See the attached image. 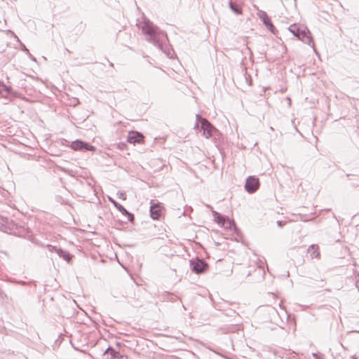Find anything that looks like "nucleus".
Returning a JSON list of instances; mask_svg holds the SVG:
<instances>
[{
	"label": "nucleus",
	"mask_w": 359,
	"mask_h": 359,
	"mask_svg": "<svg viewBox=\"0 0 359 359\" xmlns=\"http://www.w3.org/2000/svg\"><path fill=\"white\" fill-rule=\"evenodd\" d=\"M266 27L271 32L275 33L276 27L273 26L271 22L269 23V25H267Z\"/></svg>",
	"instance_id": "obj_21"
},
{
	"label": "nucleus",
	"mask_w": 359,
	"mask_h": 359,
	"mask_svg": "<svg viewBox=\"0 0 359 359\" xmlns=\"http://www.w3.org/2000/svg\"><path fill=\"white\" fill-rule=\"evenodd\" d=\"M15 283H17L18 284L22 285H26L31 284V283H27V282L22 281V280L15 281Z\"/></svg>",
	"instance_id": "obj_22"
},
{
	"label": "nucleus",
	"mask_w": 359,
	"mask_h": 359,
	"mask_svg": "<svg viewBox=\"0 0 359 359\" xmlns=\"http://www.w3.org/2000/svg\"><path fill=\"white\" fill-rule=\"evenodd\" d=\"M259 16L262 19L265 26L269 25V23L271 22L266 13L264 11H260Z\"/></svg>",
	"instance_id": "obj_18"
},
{
	"label": "nucleus",
	"mask_w": 359,
	"mask_h": 359,
	"mask_svg": "<svg viewBox=\"0 0 359 359\" xmlns=\"http://www.w3.org/2000/svg\"><path fill=\"white\" fill-rule=\"evenodd\" d=\"M190 267L193 272L201 274L208 270V264L203 259L196 257L190 260Z\"/></svg>",
	"instance_id": "obj_5"
},
{
	"label": "nucleus",
	"mask_w": 359,
	"mask_h": 359,
	"mask_svg": "<svg viewBox=\"0 0 359 359\" xmlns=\"http://www.w3.org/2000/svg\"><path fill=\"white\" fill-rule=\"evenodd\" d=\"M196 121L201 124V128L203 130V134L206 138L212 137L215 133L218 132L217 129L215 128L206 118H202L200 115H196Z\"/></svg>",
	"instance_id": "obj_3"
},
{
	"label": "nucleus",
	"mask_w": 359,
	"mask_h": 359,
	"mask_svg": "<svg viewBox=\"0 0 359 359\" xmlns=\"http://www.w3.org/2000/svg\"><path fill=\"white\" fill-rule=\"evenodd\" d=\"M259 187V180L255 176H249L246 179L245 189L249 194L255 192Z\"/></svg>",
	"instance_id": "obj_6"
},
{
	"label": "nucleus",
	"mask_w": 359,
	"mask_h": 359,
	"mask_svg": "<svg viewBox=\"0 0 359 359\" xmlns=\"http://www.w3.org/2000/svg\"><path fill=\"white\" fill-rule=\"evenodd\" d=\"M30 57L31 59H32L33 60H35V58L34 57H32L31 55H30Z\"/></svg>",
	"instance_id": "obj_27"
},
{
	"label": "nucleus",
	"mask_w": 359,
	"mask_h": 359,
	"mask_svg": "<svg viewBox=\"0 0 359 359\" xmlns=\"http://www.w3.org/2000/svg\"><path fill=\"white\" fill-rule=\"evenodd\" d=\"M57 255L60 257H62L65 261L69 262L72 257V255L69 252L64 250L61 248L58 250Z\"/></svg>",
	"instance_id": "obj_15"
},
{
	"label": "nucleus",
	"mask_w": 359,
	"mask_h": 359,
	"mask_svg": "<svg viewBox=\"0 0 359 359\" xmlns=\"http://www.w3.org/2000/svg\"><path fill=\"white\" fill-rule=\"evenodd\" d=\"M71 148L75 151H95V147L86 142L76 140L72 142Z\"/></svg>",
	"instance_id": "obj_7"
},
{
	"label": "nucleus",
	"mask_w": 359,
	"mask_h": 359,
	"mask_svg": "<svg viewBox=\"0 0 359 359\" xmlns=\"http://www.w3.org/2000/svg\"><path fill=\"white\" fill-rule=\"evenodd\" d=\"M109 201L113 203V205L120 211L123 215L126 216L128 217V220L133 223V221L135 219L134 215L129 212L122 205L116 202L112 198H109Z\"/></svg>",
	"instance_id": "obj_8"
},
{
	"label": "nucleus",
	"mask_w": 359,
	"mask_h": 359,
	"mask_svg": "<svg viewBox=\"0 0 359 359\" xmlns=\"http://www.w3.org/2000/svg\"><path fill=\"white\" fill-rule=\"evenodd\" d=\"M150 215L153 219H158L161 216V207L158 203H154L153 201H151L150 207Z\"/></svg>",
	"instance_id": "obj_11"
},
{
	"label": "nucleus",
	"mask_w": 359,
	"mask_h": 359,
	"mask_svg": "<svg viewBox=\"0 0 359 359\" xmlns=\"http://www.w3.org/2000/svg\"><path fill=\"white\" fill-rule=\"evenodd\" d=\"M21 45H22V50H23L25 52H26V53H29V50L25 47V46L24 44H22V43H21Z\"/></svg>",
	"instance_id": "obj_24"
},
{
	"label": "nucleus",
	"mask_w": 359,
	"mask_h": 359,
	"mask_svg": "<svg viewBox=\"0 0 359 359\" xmlns=\"http://www.w3.org/2000/svg\"><path fill=\"white\" fill-rule=\"evenodd\" d=\"M226 229H232L233 228L235 232L238 233L239 230L236 227L235 222L233 221L229 220V219H226L225 226Z\"/></svg>",
	"instance_id": "obj_17"
},
{
	"label": "nucleus",
	"mask_w": 359,
	"mask_h": 359,
	"mask_svg": "<svg viewBox=\"0 0 359 359\" xmlns=\"http://www.w3.org/2000/svg\"><path fill=\"white\" fill-rule=\"evenodd\" d=\"M0 229L6 233L27 239L32 236V233L29 228L26 226L22 222H15L7 217H1L0 219Z\"/></svg>",
	"instance_id": "obj_1"
},
{
	"label": "nucleus",
	"mask_w": 359,
	"mask_h": 359,
	"mask_svg": "<svg viewBox=\"0 0 359 359\" xmlns=\"http://www.w3.org/2000/svg\"><path fill=\"white\" fill-rule=\"evenodd\" d=\"M289 31L297 36L299 40L304 43L314 46L313 39L311 33L307 28L300 29L297 25L294 24L289 27Z\"/></svg>",
	"instance_id": "obj_2"
},
{
	"label": "nucleus",
	"mask_w": 359,
	"mask_h": 359,
	"mask_svg": "<svg viewBox=\"0 0 359 359\" xmlns=\"http://www.w3.org/2000/svg\"><path fill=\"white\" fill-rule=\"evenodd\" d=\"M13 94V89L0 81V97L8 98Z\"/></svg>",
	"instance_id": "obj_10"
},
{
	"label": "nucleus",
	"mask_w": 359,
	"mask_h": 359,
	"mask_svg": "<svg viewBox=\"0 0 359 359\" xmlns=\"http://www.w3.org/2000/svg\"><path fill=\"white\" fill-rule=\"evenodd\" d=\"M144 135L139 132L132 131L129 133L127 137L128 142L130 144L141 143L143 141Z\"/></svg>",
	"instance_id": "obj_9"
},
{
	"label": "nucleus",
	"mask_w": 359,
	"mask_h": 359,
	"mask_svg": "<svg viewBox=\"0 0 359 359\" xmlns=\"http://www.w3.org/2000/svg\"><path fill=\"white\" fill-rule=\"evenodd\" d=\"M229 6L231 10L233 11L236 14L239 15L242 13L241 8L238 4L233 3L232 0L229 1Z\"/></svg>",
	"instance_id": "obj_16"
},
{
	"label": "nucleus",
	"mask_w": 359,
	"mask_h": 359,
	"mask_svg": "<svg viewBox=\"0 0 359 359\" xmlns=\"http://www.w3.org/2000/svg\"><path fill=\"white\" fill-rule=\"evenodd\" d=\"M120 198H122L123 200H126V195H125V194L121 193L120 194Z\"/></svg>",
	"instance_id": "obj_25"
},
{
	"label": "nucleus",
	"mask_w": 359,
	"mask_h": 359,
	"mask_svg": "<svg viewBox=\"0 0 359 359\" xmlns=\"http://www.w3.org/2000/svg\"><path fill=\"white\" fill-rule=\"evenodd\" d=\"M213 216L217 224H221L222 226H225L226 218L222 215L216 211H213Z\"/></svg>",
	"instance_id": "obj_14"
},
{
	"label": "nucleus",
	"mask_w": 359,
	"mask_h": 359,
	"mask_svg": "<svg viewBox=\"0 0 359 359\" xmlns=\"http://www.w3.org/2000/svg\"><path fill=\"white\" fill-rule=\"evenodd\" d=\"M142 31L145 34H147L150 36V41L153 43H157V34L158 32V28L154 25L149 20H145L142 26Z\"/></svg>",
	"instance_id": "obj_4"
},
{
	"label": "nucleus",
	"mask_w": 359,
	"mask_h": 359,
	"mask_svg": "<svg viewBox=\"0 0 359 359\" xmlns=\"http://www.w3.org/2000/svg\"><path fill=\"white\" fill-rule=\"evenodd\" d=\"M104 354H109L111 355L110 359H127L126 356L121 355L111 346H109L107 348V350L104 351Z\"/></svg>",
	"instance_id": "obj_12"
},
{
	"label": "nucleus",
	"mask_w": 359,
	"mask_h": 359,
	"mask_svg": "<svg viewBox=\"0 0 359 359\" xmlns=\"http://www.w3.org/2000/svg\"><path fill=\"white\" fill-rule=\"evenodd\" d=\"M277 224L279 226H283V225L284 224V222H282V221H278L277 222Z\"/></svg>",
	"instance_id": "obj_26"
},
{
	"label": "nucleus",
	"mask_w": 359,
	"mask_h": 359,
	"mask_svg": "<svg viewBox=\"0 0 359 359\" xmlns=\"http://www.w3.org/2000/svg\"><path fill=\"white\" fill-rule=\"evenodd\" d=\"M0 296L2 299H4V297H6V294L1 290V289L0 288Z\"/></svg>",
	"instance_id": "obj_23"
},
{
	"label": "nucleus",
	"mask_w": 359,
	"mask_h": 359,
	"mask_svg": "<svg viewBox=\"0 0 359 359\" xmlns=\"http://www.w3.org/2000/svg\"><path fill=\"white\" fill-rule=\"evenodd\" d=\"M48 249L50 252H55L57 254V252H58V250H60V248H57L56 246H53V245H48Z\"/></svg>",
	"instance_id": "obj_20"
},
{
	"label": "nucleus",
	"mask_w": 359,
	"mask_h": 359,
	"mask_svg": "<svg viewBox=\"0 0 359 359\" xmlns=\"http://www.w3.org/2000/svg\"><path fill=\"white\" fill-rule=\"evenodd\" d=\"M109 65H110L111 67H113V66H114L113 63H111V62H110Z\"/></svg>",
	"instance_id": "obj_28"
},
{
	"label": "nucleus",
	"mask_w": 359,
	"mask_h": 359,
	"mask_svg": "<svg viewBox=\"0 0 359 359\" xmlns=\"http://www.w3.org/2000/svg\"><path fill=\"white\" fill-rule=\"evenodd\" d=\"M307 252L312 259L318 258L320 257L319 248L317 245L313 244L310 245L307 250Z\"/></svg>",
	"instance_id": "obj_13"
},
{
	"label": "nucleus",
	"mask_w": 359,
	"mask_h": 359,
	"mask_svg": "<svg viewBox=\"0 0 359 359\" xmlns=\"http://www.w3.org/2000/svg\"><path fill=\"white\" fill-rule=\"evenodd\" d=\"M351 181V186L358 187L359 186V176H357L355 179H349Z\"/></svg>",
	"instance_id": "obj_19"
}]
</instances>
